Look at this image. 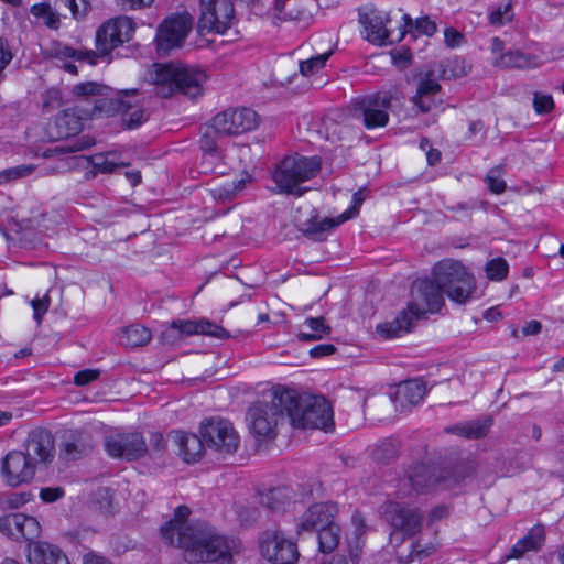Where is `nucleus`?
<instances>
[{"instance_id":"nucleus-1","label":"nucleus","mask_w":564,"mask_h":564,"mask_svg":"<svg viewBox=\"0 0 564 564\" xmlns=\"http://www.w3.org/2000/svg\"><path fill=\"white\" fill-rule=\"evenodd\" d=\"M164 542L182 549L184 558L189 563L232 564L234 556L241 550L240 541L221 535L203 521L191 522L186 531L170 524L164 530Z\"/></svg>"},{"instance_id":"nucleus-2","label":"nucleus","mask_w":564,"mask_h":564,"mask_svg":"<svg viewBox=\"0 0 564 564\" xmlns=\"http://www.w3.org/2000/svg\"><path fill=\"white\" fill-rule=\"evenodd\" d=\"M134 32V22L128 17H120L105 22L96 32V51L77 50L61 42H54L47 48L46 54L62 63V67L77 74L74 62H87L95 65L99 57H105L112 50L130 41Z\"/></svg>"},{"instance_id":"nucleus-3","label":"nucleus","mask_w":564,"mask_h":564,"mask_svg":"<svg viewBox=\"0 0 564 564\" xmlns=\"http://www.w3.org/2000/svg\"><path fill=\"white\" fill-rule=\"evenodd\" d=\"M145 80L154 86V93L162 98L171 97L176 91L195 98L203 93L206 75L181 64L155 63L147 69Z\"/></svg>"},{"instance_id":"nucleus-4","label":"nucleus","mask_w":564,"mask_h":564,"mask_svg":"<svg viewBox=\"0 0 564 564\" xmlns=\"http://www.w3.org/2000/svg\"><path fill=\"white\" fill-rule=\"evenodd\" d=\"M476 469L477 465L471 459L459 463L451 473L447 470L436 473L435 468L424 464L414 465L401 480L397 495L399 498H405L413 494L429 491L436 486L449 489L458 485L462 479L474 475Z\"/></svg>"},{"instance_id":"nucleus-5","label":"nucleus","mask_w":564,"mask_h":564,"mask_svg":"<svg viewBox=\"0 0 564 564\" xmlns=\"http://www.w3.org/2000/svg\"><path fill=\"white\" fill-rule=\"evenodd\" d=\"M292 405L294 403L289 389L275 388L269 402H257L249 408L247 420L250 432L258 441L275 438L278 425Z\"/></svg>"},{"instance_id":"nucleus-6","label":"nucleus","mask_w":564,"mask_h":564,"mask_svg":"<svg viewBox=\"0 0 564 564\" xmlns=\"http://www.w3.org/2000/svg\"><path fill=\"white\" fill-rule=\"evenodd\" d=\"M294 405L288 408V416L293 427L327 430L334 424L333 410L322 395L299 394L289 390Z\"/></svg>"},{"instance_id":"nucleus-7","label":"nucleus","mask_w":564,"mask_h":564,"mask_svg":"<svg viewBox=\"0 0 564 564\" xmlns=\"http://www.w3.org/2000/svg\"><path fill=\"white\" fill-rule=\"evenodd\" d=\"M321 170L318 156L292 155L284 158L275 167L272 178L279 193L302 196L306 188L301 183L316 176Z\"/></svg>"},{"instance_id":"nucleus-8","label":"nucleus","mask_w":564,"mask_h":564,"mask_svg":"<svg viewBox=\"0 0 564 564\" xmlns=\"http://www.w3.org/2000/svg\"><path fill=\"white\" fill-rule=\"evenodd\" d=\"M433 276L447 297L456 303H465L475 291L473 275L459 261H440L433 269Z\"/></svg>"},{"instance_id":"nucleus-9","label":"nucleus","mask_w":564,"mask_h":564,"mask_svg":"<svg viewBox=\"0 0 564 564\" xmlns=\"http://www.w3.org/2000/svg\"><path fill=\"white\" fill-rule=\"evenodd\" d=\"M380 509L383 519L390 525L391 541L400 543L417 534L423 527V513L414 506L388 500Z\"/></svg>"},{"instance_id":"nucleus-10","label":"nucleus","mask_w":564,"mask_h":564,"mask_svg":"<svg viewBox=\"0 0 564 564\" xmlns=\"http://www.w3.org/2000/svg\"><path fill=\"white\" fill-rule=\"evenodd\" d=\"M194 18L186 11L172 13L156 28L155 44L160 55L181 48L193 30Z\"/></svg>"},{"instance_id":"nucleus-11","label":"nucleus","mask_w":564,"mask_h":564,"mask_svg":"<svg viewBox=\"0 0 564 564\" xmlns=\"http://www.w3.org/2000/svg\"><path fill=\"white\" fill-rule=\"evenodd\" d=\"M199 433L206 447L220 455L234 454L239 448L238 432L226 419L217 417L202 422Z\"/></svg>"},{"instance_id":"nucleus-12","label":"nucleus","mask_w":564,"mask_h":564,"mask_svg":"<svg viewBox=\"0 0 564 564\" xmlns=\"http://www.w3.org/2000/svg\"><path fill=\"white\" fill-rule=\"evenodd\" d=\"M234 13L231 0H199L198 34L225 33L231 25Z\"/></svg>"},{"instance_id":"nucleus-13","label":"nucleus","mask_w":564,"mask_h":564,"mask_svg":"<svg viewBox=\"0 0 564 564\" xmlns=\"http://www.w3.org/2000/svg\"><path fill=\"white\" fill-rule=\"evenodd\" d=\"M403 19L405 22L404 30H400L395 37L392 31L386 28L389 21V17L386 12L368 9L364 13H360L359 21L365 29V39L372 44L383 46L392 44L394 41H400L405 32L412 29V19L408 14H405Z\"/></svg>"},{"instance_id":"nucleus-14","label":"nucleus","mask_w":564,"mask_h":564,"mask_svg":"<svg viewBox=\"0 0 564 564\" xmlns=\"http://www.w3.org/2000/svg\"><path fill=\"white\" fill-rule=\"evenodd\" d=\"M202 334L218 339L229 338V333L209 321L175 319L161 332L160 340L166 345H174L186 336Z\"/></svg>"},{"instance_id":"nucleus-15","label":"nucleus","mask_w":564,"mask_h":564,"mask_svg":"<svg viewBox=\"0 0 564 564\" xmlns=\"http://www.w3.org/2000/svg\"><path fill=\"white\" fill-rule=\"evenodd\" d=\"M261 555L272 564H294L299 558L296 544L280 531H268L260 540Z\"/></svg>"},{"instance_id":"nucleus-16","label":"nucleus","mask_w":564,"mask_h":564,"mask_svg":"<svg viewBox=\"0 0 564 564\" xmlns=\"http://www.w3.org/2000/svg\"><path fill=\"white\" fill-rule=\"evenodd\" d=\"M213 122L220 135H235L254 129L258 115L250 108L229 109L216 115Z\"/></svg>"},{"instance_id":"nucleus-17","label":"nucleus","mask_w":564,"mask_h":564,"mask_svg":"<svg viewBox=\"0 0 564 564\" xmlns=\"http://www.w3.org/2000/svg\"><path fill=\"white\" fill-rule=\"evenodd\" d=\"M105 446L111 457L128 462L140 459L148 454L147 441L138 432L110 436L106 440Z\"/></svg>"},{"instance_id":"nucleus-18","label":"nucleus","mask_w":564,"mask_h":564,"mask_svg":"<svg viewBox=\"0 0 564 564\" xmlns=\"http://www.w3.org/2000/svg\"><path fill=\"white\" fill-rule=\"evenodd\" d=\"M391 100L389 93L367 96L358 101L356 113H360L367 129L384 127L389 121L387 109L390 108Z\"/></svg>"},{"instance_id":"nucleus-19","label":"nucleus","mask_w":564,"mask_h":564,"mask_svg":"<svg viewBox=\"0 0 564 564\" xmlns=\"http://www.w3.org/2000/svg\"><path fill=\"white\" fill-rule=\"evenodd\" d=\"M36 466L22 451H13L2 459V476L10 486H19L33 479Z\"/></svg>"},{"instance_id":"nucleus-20","label":"nucleus","mask_w":564,"mask_h":564,"mask_svg":"<svg viewBox=\"0 0 564 564\" xmlns=\"http://www.w3.org/2000/svg\"><path fill=\"white\" fill-rule=\"evenodd\" d=\"M54 437L43 429H37L29 433L24 443V455L36 466H46L54 458Z\"/></svg>"},{"instance_id":"nucleus-21","label":"nucleus","mask_w":564,"mask_h":564,"mask_svg":"<svg viewBox=\"0 0 564 564\" xmlns=\"http://www.w3.org/2000/svg\"><path fill=\"white\" fill-rule=\"evenodd\" d=\"M135 94V89L123 90L116 100V110L121 117L122 126L127 129L139 128L149 118Z\"/></svg>"},{"instance_id":"nucleus-22","label":"nucleus","mask_w":564,"mask_h":564,"mask_svg":"<svg viewBox=\"0 0 564 564\" xmlns=\"http://www.w3.org/2000/svg\"><path fill=\"white\" fill-rule=\"evenodd\" d=\"M167 440L176 445L178 456L186 463H196L204 455L206 444L202 436L176 430L167 434Z\"/></svg>"},{"instance_id":"nucleus-23","label":"nucleus","mask_w":564,"mask_h":564,"mask_svg":"<svg viewBox=\"0 0 564 564\" xmlns=\"http://www.w3.org/2000/svg\"><path fill=\"white\" fill-rule=\"evenodd\" d=\"M426 392L425 386L419 380H408L395 387L390 395V401L394 404L395 411H406L419 404Z\"/></svg>"},{"instance_id":"nucleus-24","label":"nucleus","mask_w":564,"mask_h":564,"mask_svg":"<svg viewBox=\"0 0 564 564\" xmlns=\"http://www.w3.org/2000/svg\"><path fill=\"white\" fill-rule=\"evenodd\" d=\"M336 512L337 507L334 503H315L301 517L299 531H317L333 522Z\"/></svg>"},{"instance_id":"nucleus-25","label":"nucleus","mask_w":564,"mask_h":564,"mask_svg":"<svg viewBox=\"0 0 564 564\" xmlns=\"http://www.w3.org/2000/svg\"><path fill=\"white\" fill-rule=\"evenodd\" d=\"M93 449L94 442L90 434L84 431H75L65 436L59 455L63 459L72 462L89 455Z\"/></svg>"},{"instance_id":"nucleus-26","label":"nucleus","mask_w":564,"mask_h":564,"mask_svg":"<svg viewBox=\"0 0 564 564\" xmlns=\"http://www.w3.org/2000/svg\"><path fill=\"white\" fill-rule=\"evenodd\" d=\"M26 553L30 564H70L59 547L46 542L29 543Z\"/></svg>"},{"instance_id":"nucleus-27","label":"nucleus","mask_w":564,"mask_h":564,"mask_svg":"<svg viewBox=\"0 0 564 564\" xmlns=\"http://www.w3.org/2000/svg\"><path fill=\"white\" fill-rule=\"evenodd\" d=\"M344 221H339V216L335 218L326 217L319 218L317 213L312 209L308 219L299 221V228L304 236L312 238L316 241H323L325 239V232L334 229Z\"/></svg>"},{"instance_id":"nucleus-28","label":"nucleus","mask_w":564,"mask_h":564,"mask_svg":"<svg viewBox=\"0 0 564 564\" xmlns=\"http://www.w3.org/2000/svg\"><path fill=\"white\" fill-rule=\"evenodd\" d=\"M440 90L441 85L427 74L419 80L416 93L411 100L422 113H426L435 107V96Z\"/></svg>"},{"instance_id":"nucleus-29","label":"nucleus","mask_w":564,"mask_h":564,"mask_svg":"<svg viewBox=\"0 0 564 564\" xmlns=\"http://www.w3.org/2000/svg\"><path fill=\"white\" fill-rule=\"evenodd\" d=\"M82 128V119L75 112L65 110L55 118L48 131L52 138L67 139L80 132Z\"/></svg>"},{"instance_id":"nucleus-30","label":"nucleus","mask_w":564,"mask_h":564,"mask_svg":"<svg viewBox=\"0 0 564 564\" xmlns=\"http://www.w3.org/2000/svg\"><path fill=\"white\" fill-rule=\"evenodd\" d=\"M216 135L220 134L217 133L214 128V122H212V126L206 128L200 139V148L204 152L202 165L205 173L216 172V169L213 164L215 161L220 159L217 149Z\"/></svg>"},{"instance_id":"nucleus-31","label":"nucleus","mask_w":564,"mask_h":564,"mask_svg":"<svg viewBox=\"0 0 564 564\" xmlns=\"http://www.w3.org/2000/svg\"><path fill=\"white\" fill-rule=\"evenodd\" d=\"M540 65L534 55L524 54L520 51H508L494 59V66L499 68H536Z\"/></svg>"},{"instance_id":"nucleus-32","label":"nucleus","mask_w":564,"mask_h":564,"mask_svg":"<svg viewBox=\"0 0 564 564\" xmlns=\"http://www.w3.org/2000/svg\"><path fill=\"white\" fill-rule=\"evenodd\" d=\"M416 291L427 311L436 312L444 304L443 296L446 295L438 286V283L431 280H422L416 283Z\"/></svg>"},{"instance_id":"nucleus-33","label":"nucleus","mask_w":564,"mask_h":564,"mask_svg":"<svg viewBox=\"0 0 564 564\" xmlns=\"http://www.w3.org/2000/svg\"><path fill=\"white\" fill-rule=\"evenodd\" d=\"M544 542V530L542 527H534L511 549L507 558H520L527 552L538 551Z\"/></svg>"},{"instance_id":"nucleus-34","label":"nucleus","mask_w":564,"mask_h":564,"mask_svg":"<svg viewBox=\"0 0 564 564\" xmlns=\"http://www.w3.org/2000/svg\"><path fill=\"white\" fill-rule=\"evenodd\" d=\"M413 321V314L403 311L392 322L379 324L377 326V333L387 339L400 337L412 329Z\"/></svg>"},{"instance_id":"nucleus-35","label":"nucleus","mask_w":564,"mask_h":564,"mask_svg":"<svg viewBox=\"0 0 564 564\" xmlns=\"http://www.w3.org/2000/svg\"><path fill=\"white\" fill-rule=\"evenodd\" d=\"M492 420L487 417L485 420H477L468 422L463 425H453L446 427V432L462 435L469 440L481 438L487 435L489 427L491 426Z\"/></svg>"},{"instance_id":"nucleus-36","label":"nucleus","mask_w":564,"mask_h":564,"mask_svg":"<svg viewBox=\"0 0 564 564\" xmlns=\"http://www.w3.org/2000/svg\"><path fill=\"white\" fill-rule=\"evenodd\" d=\"M251 181L249 175L241 177L240 180L227 181L223 184L214 185L210 188L212 196L220 202L230 200L236 197Z\"/></svg>"},{"instance_id":"nucleus-37","label":"nucleus","mask_w":564,"mask_h":564,"mask_svg":"<svg viewBox=\"0 0 564 564\" xmlns=\"http://www.w3.org/2000/svg\"><path fill=\"white\" fill-rule=\"evenodd\" d=\"M151 330L142 325L133 324L122 330L121 344L128 347H140L151 340Z\"/></svg>"},{"instance_id":"nucleus-38","label":"nucleus","mask_w":564,"mask_h":564,"mask_svg":"<svg viewBox=\"0 0 564 564\" xmlns=\"http://www.w3.org/2000/svg\"><path fill=\"white\" fill-rule=\"evenodd\" d=\"M290 490L286 487H279L261 495V505L271 511H281L291 502Z\"/></svg>"},{"instance_id":"nucleus-39","label":"nucleus","mask_w":564,"mask_h":564,"mask_svg":"<svg viewBox=\"0 0 564 564\" xmlns=\"http://www.w3.org/2000/svg\"><path fill=\"white\" fill-rule=\"evenodd\" d=\"M318 531V544L319 550L323 553L333 552L339 544L340 530L337 524L330 522L328 525L317 530Z\"/></svg>"},{"instance_id":"nucleus-40","label":"nucleus","mask_w":564,"mask_h":564,"mask_svg":"<svg viewBox=\"0 0 564 564\" xmlns=\"http://www.w3.org/2000/svg\"><path fill=\"white\" fill-rule=\"evenodd\" d=\"M400 443L397 440L387 438L376 445L372 458L382 464L393 462L399 455Z\"/></svg>"},{"instance_id":"nucleus-41","label":"nucleus","mask_w":564,"mask_h":564,"mask_svg":"<svg viewBox=\"0 0 564 564\" xmlns=\"http://www.w3.org/2000/svg\"><path fill=\"white\" fill-rule=\"evenodd\" d=\"M305 324L311 332L300 333L299 338L301 340H318L330 333V327L325 323L324 317H310L306 319Z\"/></svg>"},{"instance_id":"nucleus-42","label":"nucleus","mask_w":564,"mask_h":564,"mask_svg":"<svg viewBox=\"0 0 564 564\" xmlns=\"http://www.w3.org/2000/svg\"><path fill=\"white\" fill-rule=\"evenodd\" d=\"M116 152H108L106 154H96L93 158V166L100 173H112L120 166H128V163L119 162Z\"/></svg>"},{"instance_id":"nucleus-43","label":"nucleus","mask_w":564,"mask_h":564,"mask_svg":"<svg viewBox=\"0 0 564 564\" xmlns=\"http://www.w3.org/2000/svg\"><path fill=\"white\" fill-rule=\"evenodd\" d=\"M23 513H10L0 518V531L11 538L12 540L20 541L21 533V519Z\"/></svg>"},{"instance_id":"nucleus-44","label":"nucleus","mask_w":564,"mask_h":564,"mask_svg":"<svg viewBox=\"0 0 564 564\" xmlns=\"http://www.w3.org/2000/svg\"><path fill=\"white\" fill-rule=\"evenodd\" d=\"M332 51H328L324 54H318L316 56H313L306 61H302L299 64V69L303 76H310L322 69L326 61L332 55Z\"/></svg>"},{"instance_id":"nucleus-45","label":"nucleus","mask_w":564,"mask_h":564,"mask_svg":"<svg viewBox=\"0 0 564 564\" xmlns=\"http://www.w3.org/2000/svg\"><path fill=\"white\" fill-rule=\"evenodd\" d=\"M31 12L33 15L42 18L46 26L51 29H58L61 22L59 15L52 10L50 4H34L31 8Z\"/></svg>"},{"instance_id":"nucleus-46","label":"nucleus","mask_w":564,"mask_h":564,"mask_svg":"<svg viewBox=\"0 0 564 564\" xmlns=\"http://www.w3.org/2000/svg\"><path fill=\"white\" fill-rule=\"evenodd\" d=\"M20 519L22 520L20 540H26L30 543H33L32 541L39 538L41 533V525L37 519L24 513Z\"/></svg>"},{"instance_id":"nucleus-47","label":"nucleus","mask_w":564,"mask_h":564,"mask_svg":"<svg viewBox=\"0 0 564 564\" xmlns=\"http://www.w3.org/2000/svg\"><path fill=\"white\" fill-rule=\"evenodd\" d=\"M148 445V454L147 456L158 458L162 457L167 447V440L160 432H151L149 434V440L147 442Z\"/></svg>"},{"instance_id":"nucleus-48","label":"nucleus","mask_w":564,"mask_h":564,"mask_svg":"<svg viewBox=\"0 0 564 564\" xmlns=\"http://www.w3.org/2000/svg\"><path fill=\"white\" fill-rule=\"evenodd\" d=\"M34 171V166L31 164H22L19 166L10 167L0 172V185L9 183L11 181L26 177Z\"/></svg>"},{"instance_id":"nucleus-49","label":"nucleus","mask_w":564,"mask_h":564,"mask_svg":"<svg viewBox=\"0 0 564 564\" xmlns=\"http://www.w3.org/2000/svg\"><path fill=\"white\" fill-rule=\"evenodd\" d=\"M509 265L503 258H495L486 265V273L490 280L500 281L508 274Z\"/></svg>"},{"instance_id":"nucleus-50","label":"nucleus","mask_w":564,"mask_h":564,"mask_svg":"<svg viewBox=\"0 0 564 564\" xmlns=\"http://www.w3.org/2000/svg\"><path fill=\"white\" fill-rule=\"evenodd\" d=\"M191 511L186 506H180L174 511V517L167 521L162 528H161V536L164 540V530L170 524L173 527H177V529H181L182 531H186L188 529V525L191 523H185V520L188 518Z\"/></svg>"},{"instance_id":"nucleus-51","label":"nucleus","mask_w":564,"mask_h":564,"mask_svg":"<svg viewBox=\"0 0 564 564\" xmlns=\"http://www.w3.org/2000/svg\"><path fill=\"white\" fill-rule=\"evenodd\" d=\"M366 198L364 189L357 191L352 196V206L339 215V221H347L356 217L359 213V208Z\"/></svg>"},{"instance_id":"nucleus-52","label":"nucleus","mask_w":564,"mask_h":564,"mask_svg":"<svg viewBox=\"0 0 564 564\" xmlns=\"http://www.w3.org/2000/svg\"><path fill=\"white\" fill-rule=\"evenodd\" d=\"M347 557L349 564H359L362 555V542L360 538L355 536L351 541H348Z\"/></svg>"},{"instance_id":"nucleus-53","label":"nucleus","mask_w":564,"mask_h":564,"mask_svg":"<svg viewBox=\"0 0 564 564\" xmlns=\"http://www.w3.org/2000/svg\"><path fill=\"white\" fill-rule=\"evenodd\" d=\"M94 144L89 137H82L72 142L67 147H56L55 151L59 153L78 152L90 148Z\"/></svg>"},{"instance_id":"nucleus-54","label":"nucleus","mask_w":564,"mask_h":564,"mask_svg":"<svg viewBox=\"0 0 564 564\" xmlns=\"http://www.w3.org/2000/svg\"><path fill=\"white\" fill-rule=\"evenodd\" d=\"M511 4H506L503 8H498L490 13V23L494 25H502L512 20Z\"/></svg>"},{"instance_id":"nucleus-55","label":"nucleus","mask_w":564,"mask_h":564,"mask_svg":"<svg viewBox=\"0 0 564 564\" xmlns=\"http://www.w3.org/2000/svg\"><path fill=\"white\" fill-rule=\"evenodd\" d=\"M533 107L538 113H545L552 110V108L554 107V102L550 95L534 93Z\"/></svg>"},{"instance_id":"nucleus-56","label":"nucleus","mask_w":564,"mask_h":564,"mask_svg":"<svg viewBox=\"0 0 564 564\" xmlns=\"http://www.w3.org/2000/svg\"><path fill=\"white\" fill-rule=\"evenodd\" d=\"M73 93L78 97L95 96L100 93V86L95 82L80 83L73 87Z\"/></svg>"},{"instance_id":"nucleus-57","label":"nucleus","mask_w":564,"mask_h":564,"mask_svg":"<svg viewBox=\"0 0 564 564\" xmlns=\"http://www.w3.org/2000/svg\"><path fill=\"white\" fill-rule=\"evenodd\" d=\"M100 376V371L97 369H85L78 371L74 377V382L77 386H86L95 380H97Z\"/></svg>"},{"instance_id":"nucleus-58","label":"nucleus","mask_w":564,"mask_h":564,"mask_svg":"<svg viewBox=\"0 0 564 564\" xmlns=\"http://www.w3.org/2000/svg\"><path fill=\"white\" fill-rule=\"evenodd\" d=\"M464 35L454 28H446L444 31V41L448 47H458L464 42Z\"/></svg>"},{"instance_id":"nucleus-59","label":"nucleus","mask_w":564,"mask_h":564,"mask_svg":"<svg viewBox=\"0 0 564 564\" xmlns=\"http://www.w3.org/2000/svg\"><path fill=\"white\" fill-rule=\"evenodd\" d=\"M32 307L34 310V318L37 321V323L41 322L42 316L47 312L50 306V297L48 295H45L42 299H34L32 302Z\"/></svg>"},{"instance_id":"nucleus-60","label":"nucleus","mask_w":564,"mask_h":564,"mask_svg":"<svg viewBox=\"0 0 564 564\" xmlns=\"http://www.w3.org/2000/svg\"><path fill=\"white\" fill-rule=\"evenodd\" d=\"M64 496V490L61 487H47L42 488L40 491V497L44 502H54Z\"/></svg>"},{"instance_id":"nucleus-61","label":"nucleus","mask_w":564,"mask_h":564,"mask_svg":"<svg viewBox=\"0 0 564 564\" xmlns=\"http://www.w3.org/2000/svg\"><path fill=\"white\" fill-rule=\"evenodd\" d=\"M497 170H491L486 178L490 191L495 194H500L506 189V183L496 176Z\"/></svg>"},{"instance_id":"nucleus-62","label":"nucleus","mask_w":564,"mask_h":564,"mask_svg":"<svg viewBox=\"0 0 564 564\" xmlns=\"http://www.w3.org/2000/svg\"><path fill=\"white\" fill-rule=\"evenodd\" d=\"M30 500V494L20 492L11 494L6 500H0V503L8 505L10 508H19Z\"/></svg>"},{"instance_id":"nucleus-63","label":"nucleus","mask_w":564,"mask_h":564,"mask_svg":"<svg viewBox=\"0 0 564 564\" xmlns=\"http://www.w3.org/2000/svg\"><path fill=\"white\" fill-rule=\"evenodd\" d=\"M415 29L419 33L430 36L436 32V24L429 18H420L415 21Z\"/></svg>"},{"instance_id":"nucleus-64","label":"nucleus","mask_w":564,"mask_h":564,"mask_svg":"<svg viewBox=\"0 0 564 564\" xmlns=\"http://www.w3.org/2000/svg\"><path fill=\"white\" fill-rule=\"evenodd\" d=\"M83 564H113L109 558L106 556L95 552V551H87L84 553L82 558Z\"/></svg>"}]
</instances>
